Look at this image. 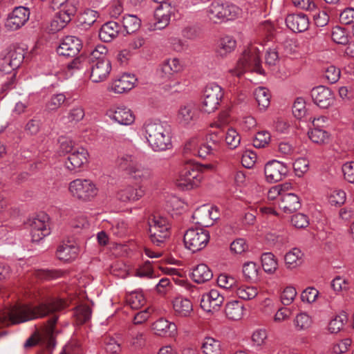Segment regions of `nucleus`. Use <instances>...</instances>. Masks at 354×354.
<instances>
[{"mask_svg": "<svg viewBox=\"0 0 354 354\" xmlns=\"http://www.w3.org/2000/svg\"><path fill=\"white\" fill-rule=\"evenodd\" d=\"M340 74L339 68L333 65L328 66L324 69V77L331 84L338 81Z\"/></svg>", "mask_w": 354, "mask_h": 354, "instance_id": "nucleus-55", "label": "nucleus"}, {"mask_svg": "<svg viewBox=\"0 0 354 354\" xmlns=\"http://www.w3.org/2000/svg\"><path fill=\"white\" fill-rule=\"evenodd\" d=\"M88 152L82 147L75 149L71 153L65 161L66 168L71 171L76 172L87 161Z\"/></svg>", "mask_w": 354, "mask_h": 354, "instance_id": "nucleus-18", "label": "nucleus"}, {"mask_svg": "<svg viewBox=\"0 0 354 354\" xmlns=\"http://www.w3.org/2000/svg\"><path fill=\"white\" fill-rule=\"evenodd\" d=\"M257 159V156L256 153L251 151H247L242 156L241 162L243 166L245 167L251 168L254 165Z\"/></svg>", "mask_w": 354, "mask_h": 354, "instance_id": "nucleus-63", "label": "nucleus"}, {"mask_svg": "<svg viewBox=\"0 0 354 354\" xmlns=\"http://www.w3.org/2000/svg\"><path fill=\"white\" fill-rule=\"evenodd\" d=\"M30 10L24 6H18L13 9L8 16L12 22H27L30 17Z\"/></svg>", "mask_w": 354, "mask_h": 354, "instance_id": "nucleus-37", "label": "nucleus"}, {"mask_svg": "<svg viewBox=\"0 0 354 354\" xmlns=\"http://www.w3.org/2000/svg\"><path fill=\"white\" fill-rule=\"evenodd\" d=\"M106 115L113 122L121 125H131L135 121L133 111L124 106L111 108L106 111Z\"/></svg>", "mask_w": 354, "mask_h": 354, "instance_id": "nucleus-12", "label": "nucleus"}, {"mask_svg": "<svg viewBox=\"0 0 354 354\" xmlns=\"http://www.w3.org/2000/svg\"><path fill=\"white\" fill-rule=\"evenodd\" d=\"M309 162L305 158H298L293 164L297 176L301 177L308 170Z\"/></svg>", "mask_w": 354, "mask_h": 354, "instance_id": "nucleus-57", "label": "nucleus"}, {"mask_svg": "<svg viewBox=\"0 0 354 354\" xmlns=\"http://www.w3.org/2000/svg\"><path fill=\"white\" fill-rule=\"evenodd\" d=\"M111 71L110 60H102L91 64L90 80L95 83L101 82L107 79Z\"/></svg>", "mask_w": 354, "mask_h": 354, "instance_id": "nucleus-17", "label": "nucleus"}, {"mask_svg": "<svg viewBox=\"0 0 354 354\" xmlns=\"http://www.w3.org/2000/svg\"><path fill=\"white\" fill-rule=\"evenodd\" d=\"M183 242L185 248L192 253L199 251V232L197 227H191L186 231Z\"/></svg>", "mask_w": 354, "mask_h": 354, "instance_id": "nucleus-28", "label": "nucleus"}, {"mask_svg": "<svg viewBox=\"0 0 354 354\" xmlns=\"http://www.w3.org/2000/svg\"><path fill=\"white\" fill-rule=\"evenodd\" d=\"M116 164L120 169L126 171L135 180H142L148 175V171L133 156L125 154L119 156Z\"/></svg>", "mask_w": 354, "mask_h": 354, "instance_id": "nucleus-9", "label": "nucleus"}, {"mask_svg": "<svg viewBox=\"0 0 354 354\" xmlns=\"http://www.w3.org/2000/svg\"><path fill=\"white\" fill-rule=\"evenodd\" d=\"M279 207L285 213L290 214L300 208L301 203L296 194L287 193L281 196Z\"/></svg>", "mask_w": 354, "mask_h": 354, "instance_id": "nucleus-24", "label": "nucleus"}, {"mask_svg": "<svg viewBox=\"0 0 354 354\" xmlns=\"http://www.w3.org/2000/svg\"><path fill=\"white\" fill-rule=\"evenodd\" d=\"M74 315L77 324H82L90 319L91 310L87 306H80L75 308Z\"/></svg>", "mask_w": 354, "mask_h": 354, "instance_id": "nucleus-48", "label": "nucleus"}, {"mask_svg": "<svg viewBox=\"0 0 354 354\" xmlns=\"http://www.w3.org/2000/svg\"><path fill=\"white\" fill-rule=\"evenodd\" d=\"M293 322L297 330H303L310 327L312 319L307 313L302 312L297 315Z\"/></svg>", "mask_w": 354, "mask_h": 354, "instance_id": "nucleus-43", "label": "nucleus"}, {"mask_svg": "<svg viewBox=\"0 0 354 354\" xmlns=\"http://www.w3.org/2000/svg\"><path fill=\"white\" fill-rule=\"evenodd\" d=\"M199 164L192 159L186 160L181 170L176 185L181 189H191L196 187L199 183Z\"/></svg>", "mask_w": 354, "mask_h": 354, "instance_id": "nucleus-6", "label": "nucleus"}, {"mask_svg": "<svg viewBox=\"0 0 354 354\" xmlns=\"http://www.w3.org/2000/svg\"><path fill=\"white\" fill-rule=\"evenodd\" d=\"M224 298L217 290H211L203 295L201 299V308L209 313L216 310L223 304Z\"/></svg>", "mask_w": 354, "mask_h": 354, "instance_id": "nucleus-19", "label": "nucleus"}, {"mask_svg": "<svg viewBox=\"0 0 354 354\" xmlns=\"http://www.w3.org/2000/svg\"><path fill=\"white\" fill-rule=\"evenodd\" d=\"M342 171L346 180L354 183V162H348L343 165Z\"/></svg>", "mask_w": 354, "mask_h": 354, "instance_id": "nucleus-64", "label": "nucleus"}, {"mask_svg": "<svg viewBox=\"0 0 354 354\" xmlns=\"http://www.w3.org/2000/svg\"><path fill=\"white\" fill-rule=\"evenodd\" d=\"M236 295L242 299L250 300L258 295V290L254 286H241L236 289Z\"/></svg>", "mask_w": 354, "mask_h": 354, "instance_id": "nucleus-45", "label": "nucleus"}, {"mask_svg": "<svg viewBox=\"0 0 354 354\" xmlns=\"http://www.w3.org/2000/svg\"><path fill=\"white\" fill-rule=\"evenodd\" d=\"M243 305L238 301H232L225 306L226 317L231 320H239L243 315Z\"/></svg>", "mask_w": 354, "mask_h": 354, "instance_id": "nucleus-33", "label": "nucleus"}, {"mask_svg": "<svg viewBox=\"0 0 354 354\" xmlns=\"http://www.w3.org/2000/svg\"><path fill=\"white\" fill-rule=\"evenodd\" d=\"M309 138L315 143H324L328 139V133L320 128H314L308 132Z\"/></svg>", "mask_w": 354, "mask_h": 354, "instance_id": "nucleus-49", "label": "nucleus"}, {"mask_svg": "<svg viewBox=\"0 0 354 354\" xmlns=\"http://www.w3.org/2000/svg\"><path fill=\"white\" fill-rule=\"evenodd\" d=\"M221 124L215 122L210 124V127H216V129L210 131L207 137V144L204 146H201V151L205 149V154H208L210 151L215 149V147L218 145L224 138L225 133L221 129Z\"/></svg>", "mask_w": 354, "mask_h": 354, "instance_id": "nucleus-23", "label": "nucleus"}, {"mask_svg": "<svg viewBox=\"0 0 354 354\" xmlns=\"http://www.w3.org/2000/svg\"><path fill=\"white\" fill-rule=\"evenodd\" d=\"M201 348L205 354H220V342L212 337H205Z\"/></svg>", "mask_w": 354, "mask_h": 354, "instance_id": "nucleus-40", "label": "nucleus"}, {"mask_svg": "<svg viewBox=\"0 0 354 354\" xmlns=\"http://www.w3.org/2000/svg\"><path fill=\"white\" fill-rule=\"evenodd\" d=\"M147 341V331L145 330H138L132 328L129 333L128 343L129 346L134 350L142 348Z\"/></svg>", "mask_w": 354, "mask_h": 354, "instance_id": "nucleus-29", "label": "nucleus"}, {"mask_svg": "<svg viewBox=\"0 0 354 354\" xmlns=\"http://www.w3.org/2000/svg\"><path fill=\"white\" fill-rule=\"evenodd\" d=\"M170 227L166 218L153 216L149 221V236L153 244L161 246L170 236Z\"/></svg>", "mask_w": 354, "mask_h": 354, "instance_id": "nucleus-7", "label": "nucleus"}, {"mask_svg": "<svg viewBox=\"0 0 354 354\" xmlns=\"http://www.w3.org/2000/svg\"><path fill=\"white\" fill-rule=\"evenodd\" d=\"M122 30V24H103L99 31V37L104 42H109Z\"/></svg>", "mask_w": 354, "mask_h": 354, "instance_id": "nucleus-26", "label": "nucleus"}, {"mask_svg": "<svg viewBox=\"0 0 354 354\" xmlns=\"http://www.w3.org/2000/svg\"><path fill=\"white\" fill-rule=\"evenodd\" d=\"M347 322V316L345 313H342L337 315L332 319L328 326V330L331 333H338L344 326V324Z\"/></svg>", "mask_w": 354, "mask_h": 354, "instance_id": "nucleus-47", "label": "nucleus"}, {"mask_svg": "<svg viewBox=\"0 0 354 354\" xmlns=\"http://www.w3.org/2000/svg\"><path fill=\"white\" fill-rule=\"evenodd\" d=\"M196 110L194 105L189 104L181 106L178 111L177 120L183 125L190 123L195 115Z\"/></svg>", "mask_w": 354, "mask_h": 354, "instance_id": "nucleus-36", "label": "nucleus"}, {"mask_svg": "<svg viewBox=\"0 0 354 354\" xmlns=\"http://www.w3.org/2000/svg\"><path fill=\"white\" fill-rule=\"evenodd\" d=\"M143 294L139 291H133L126 296V302L132 309H138L145 304Z\"/></svg>", "mask_w": 354, "mask_h": 354, "instance_id": "nucleus-38", "label": "nucleus"}, {"mask_svg": "<svg viewBox=\"0 0 354 354\" xmlns=\"http://www.w3.org/2000/svg\"><path fill=\"white\" fill-rule=\"evenodd\" d=\"M266 180L270 183H276L281 180L288 173L286 166L278 160L268 162L264 168Z\"/></svg>", "mask_w": 354, "mask_h": 354, "instance_id": "nucleus-14", "label": "nucleus"}, {"mask_svg": "<svg viewBox=\"0 0 354 354\" xmlns=\"http://www.w3.org/2000/svg\"><path fill=\"white\" fill-rule=\"evenodd\" d=\"M218 211L214 207L209 205H203L201 206V217L203 222H201V226L207 227L213 225L214 221L218 218Z\"/></svg>", "mask_w": 354, "mask_h": 354, "instance_id": "nucleus-31", "label": "nucleus"}, {"mask_svg": "<svg viewBox=\"0 0 354 354\" xmlns=\"http://www.w3.org/2000/svg\"><path fill=\"white\" fill-rule=\"evenodd\" d=\"M270 140V134L266 131H259L253 140V145L256 148L265 147Z\"/></svg>", "mask_w": 354, "mask_h": 354, "instance_id": "nucleus-54", "label": "nucleus"}, {"mask_svg": "<svg viewBox=\"0 0 354 354\" xmlns=\"http://www.w3.org/2000/svg\"><path fill=\"white\" fill-rule=\"evenodd\" d=\"M86 65V58L85 57L80 55L75 58H74L71 62H70L67 66L66 68L69 73L73 74L78 71L83 70Z\"/></svg>", "mask_w": 354, "mask_h": 354, "instance_id": "nucleus-52", "label": "nucleus"}, {"mask_svg": "<svg viewBox=\"0 0 354 354\" xmlns=\"http://www.w3.org/2000/svg\"><path fill=\"white\" fill-rule=\"evenodd\" d=\"M66 307L65 301L60 299H50L37 306L29 304L15 305L0 310V327L18 324L29 320L53 314L47 322L42 333H35L24 343L25 348H30L39 343L44 344L47 341L48 346H55L54 330L58 316L55 314ZM4 333H0V337Z\"/></svg>", "mask_w": 354, "mask_h": 354, "instance_id": "nucleus-1", "label": "nucleus"}, {"mask_svg": "<svg viewBox=\"0 0 354 354\" xmlns=\"http://www.w3.org/2000/svg\"><path fill=\"white\" fill-rule=\"evenodd\" d=\"M297 296V290L293 286H287L281 292L280 299L283 305L291 304Z\"/></svg>", "mask_w": 354, "mask_h": 354, "instance_id": "nucleus-50", "label": "nucleus"}, {"mask_svg": "<svg viewBox=\"0 0 354 354\" xmlns=\"http://www.w3.org/2000/svg\"><path fill=\"white\" fill-rule=\"evenodd\" d=\"M108 49L103 44L97 45L90 53V61L91 64L94 62H100L102 60H109L106 59Z\"/></svg>", "mask_w": 354, "mask_h": 354, "instance_id": "nucleus-42", "label": "nucleus"}, {"mask_svg": "<svg viewBox=\"0 0 354 354\" xmlns=\"http://www.w3.org/2000/svg\"><path fill=\"white\" fill-rule=\"evenodd\" d=\"M259 53L260 50L257 46L251 45L244 50L238 60L236 67L231 69L230 73L237 77H240L246 71H253L259 74H263V70L261 66Z\"/></svg>", "mask_w": 354, "mask_h": 354, "instance_id": "nucleus-3", "label": "nucleus"}, {"mask_svg": "<svg viewBox=\"0 0 354 354\" xmlns=\"http://www.w3.org/2000/svg\"><path fill=\"white\" fill-rule=\"evenodd\" d=\"M41 127V120L38 118L34 117L27 122L24 127V131L28 135L35 136L39 132Z\"/></svg>", "mask_w": 354, "mask_h": 354, "instance_id": "nucleus-51", "label": "nucleus"}, {"mask_svg": "<svg viewBox=\"0 0 354 354\" xmlns=\"http://www.w3.org/2000/svg\"><path fill=\"white\" fill-rule=\"evenodd\" d=\"M261 263L266 272L273 273L277 268V261L271 252H265L261 255Z\"/></svg>", "mask_w": 354, "mask_h": 354, "instance_id": "nucleus-39", "label": "nucleus"}, {"mask_svg": "<svg viewBox=\"0 0 354 354\" xmlns=\"http://www.w3.org/2000/svg\"><path fill=\"white\" fill-rule=\"evenodd\" d=\"M78 248L73 244L63 243L57 250V257L59 260L70 261L75 259L78 254Z\"/></svg>", "mask_w": 354, "mask_h": 354, "instance_id": "nucleus-30", "label": "nucleus"}, {"mask_svg": "<svg viewBox=\"0 0 354 354\" xmlns=\"http://www.w3.org/2000/svg\"><path fill=\"white\" fill-rule=\"evenodd\" d=\"M311 97L314 103L322 109L328 108L334 101L333 93L324 86H319L313 88Z\"/></svg>", "mask_w": 354, "mask_h": 354, "instance_id": "nucleus-16", "label": "nucleus"}, {"mask_svg": "<svg viewBox=\"0 0 354 354\" xmlns=\"http://www.w3.org/2000/svg\"><path fill=\"white\" fill-rule=\"evenodd\" d=\"M222 97L221 87L214 82L208 84L203 91V95L201 96V111L208 113L214 111Z\"/></svg>", "mask_w": 354, "mask_h": 354, "instance_id": "nucleus-8", "label": "nucleus"}, {"mask_svg": "<svg viewBox=\"0 0 354 354\" xmlns=\"http://www.w3.org/2000/svg\"><path fill=\"white\" fill-rule=\"evenodd\" d=\"M68 190L74 198L84 202L91 201L98 193L96 185L88 179L73 180L69 183Z\"/></svg>", "mask_w": 354, "mask_h": 354, "instance_id": "nucleus-5", "label": "nucleus"}, {"mask_svg": "<svg viewBox=\"0 0 354 354\" xmlns=\"http://www.w3.org/2000/svg\"><path fill=\"white\" fill-rule=\"evenodd\" d=\"M183 155L185 157L199 156V139L197 136L192 137L185 142L183 148Z\"/></svg>", "mask_w": 354, "mask_h": 354, "instance_id": "nucleus-41", "label": "nucleus"}, {"mask_svg": "<svg viewBox=\"0 0 354 354\" xmlns=\"http://www.w3.org/2000/svg\"><path fill=\"white\" fill-rule=\"evenodd\" d=\"M82 48V42L80 38L68 35L62 39L57 52L62 56L74 57L80 53Z\"/></svg>", "mask_w": 354, "mask_h": 354, "instance_id": "nucleus-13", "label": "nucleus"}, {"mask_svg": "<svg viewBox=\"0 0 354 354\" xmlns=\"http://www.w3.org/2000/svg\"><path fill=\"white\" fill-rule=\"evenodd\" d=\"M167 205L177 213H180L184 209L185 203L180 198L173 196L167 201Z\"/></svg>", "mask_w": 354, "mask_h": 354, "instance_id": "nucleus-62", "label": "nucleus"}, {"mask_svg": "<svg viewBox=\"0 0 354 354\" xmlns=\"http://www.w3.org/2000/svg\"><path fill=\"white\" fill-rule=\"evenodd\" d=\"M173 308L176 315L180 317H187L192 311L193 306L190 300L176 297L173 301Z\"/></svg>", "mask_w": 354, "mask_h": 354, "instance_id": "nucleus-32", "label": "nucleus"}, {"mask_svg": "<svg viewBox=\"0 0 354 354\" xmlns=\"http://www.w3.org/2000/svg\"><path fill=\"white\" fill-rule=\"evenodd\" d=\"M59 150L63 153H72L75 149H74V143L72 140L68 138L62 137L59 140Z\"/></svg>", "mask_w": 354, "mask_h": 354, "instance_id": "nucleus-61", "label": "nucleus"}, {"mask_svg": "<svg viewBox=\"0 0 354 354\" xmlns=\"http://www.w3.org/2000/svg\"><path fill=\"white\" fill-rule=\"evenodd\" d=\"M152 329L157 335L171 336L176 332V326L175 324L169 322L164 318H160L153 324Z\"/></svg>", "mask_w": 354, "mask_h": 354, "instance_id": "nucleus-27", "label": "nucleus"}, {"mask_svg": "<svg viewBox=\"0 0 354 354\" xmlns=\"http://www.w3.org/2000/svg\"><path fill=\"white\" fill-rule=\"evenodd\" d=\"M203 12L210 19H218L227 21L236 19L241 14V10L230 2H213Z\"/></svg>", "mask_w": 354, "mask_h": 354, "instance_id": "nucleus-4", "label": "nucleus"}, {"mask_svg": "<svg viewBox=\"0 0 354 354\" xmlns=\"http://www.w3.org/2000/svg\"><path fill=\"white\" fill-rule=\"evenodd\" d=\"M30 235L32 242H39L50 234L49 218L47 214L41 213L30 221Z\"/></svg>", "mask_w": 354, "mask_h": 354, "instance_id": "nucleus-10", "label": "nucleus"}, {"mask_svg": "<svg viewBox=\"0 0 354 354\" xmlns=\"http://www.w3.org/2000/svg\"><path fill=\"white\" fill-rule=\"evenodd\" d=\"M257 266L254 262H247L243 267V273L246 279H254L257 277Z\"/></svg>", "mask_w": 354, "mask_h": 354, "instance_id": "nucleus-59", "label": "nucleus"}, {"mask_svg": "<svg viewBox=\"0 0 354 354\" xmlns=\"http://www.w3.org/2000/svg\"><path fill=\"white\" fill-rule=\"evenodd\" d=\"M145 190L140 186H126L121 188L117 193V198L124 203L134 202L145 195Z\"/></svg>", "mask_w": 354, "mask_h": 354, "instance_id": "nucleus-20", "label": "nucleus"}, {"mask_svg": "<svg viewBox=\"0 0 354 354\" xmlns=\"http://www.w3.org/2000/svg\"><path fill=\"white\" fill-rule=\"evenodd\" d=\"M346 201V193L341 190L337 189L333 191L329 196V203L332 205H341Z\"/></svg>", "mask_w": 354, "mask_h": 354, "instance_id": "nucleus-58", "label": "nucleus"}, {"mask_svg": "<svg viewBox=\"0 0 354 354\" xmlns=\"http://www.w3.org/2000/svg\"><path fill=\"white\" fill-rule=\"evenodd\" d=\"M2 55L3 71L7 73L17 68L24 59L23 49L14 45L10 46Z\"/></svg>", "mask_w": 354, "mask_h": 354, "instance_id": "nucleus-11", "label": "nucleus"}, {"mask_svg": "<svg viewBox=\"0 0 354 354\" xmlns=\"http://www.w3.org/2000/svg\"><path fill=\"white\" fill-rule=\"evenodd\" d=\"M160 68L162 76L170 79L175 74L183 71V64L177 57L167 58L160 65Z\"/></svg>", "mask_w": 354, "mask_h": 354, "instance_id": "nucleus-22", "label": "nucleus"}, {"mask_svg": "<svg viewBox=\"0 0 354 354\" xmlns=\"http://www.w3.org/2000/svg\"><path fill=\"white\" fill-rule=\"evenodd\" d=\"M254 98L258 104L259 110L265 111L270 102V93L265 87H258L254 91Z\"/></svg>", "mask_w": 354, "mask_h": 354, "instance_id": "nucleus-35", "label": "nucleus"}, {"mask_svg": "<svg viewBox=\"0 0 354 354\" xmlns=\"http://www.w3.org/2000/svg\"><path fill=\"white\" fill-rule=\"evenodd\" d=\"M142 129L147 142L154 151H165L172 147L171 129L167 123L147 120Z\"/></svg>", "mask_w": 354, "mask_h": 354, "instance_id": "nucleus-2", "label": "nucleus"}, {"mask_svg": "<svg viewBox=\"0 0 354 354\" xmlns=\"http://www.w3.org/2000/svg\"><path fill=\"white\" fill-rule=\"evenodd\" d=\"M178 13L169 3H160L154 11V17L158 22H170L178 20Z\"/></svg>", "mask_w": 354, "mask_h": 354, "instance_id": "nucleus-21", "label": "nucleus"}, {"mask_svg": "<svg viewBox=\"0 0 354 354\" xmlns=\"http://www.w3.org/2000/svg\"><path fill=\"white\" fill-rule=\"evenodd\" d=\"M236 46V41L230 35H224L218 39L216 53L218 57H225L231 53Z\"/></svg>", "mask_w": 354, "mask_h": 354, "instance_id": "nucleus-25", "label": "nucleus"}, {"mask_svg": "<svg viewBox=\"0 0 354 354\" xmlns=\"http://www.w3.org/2000/svg\"><path fill=\"white\" fill-rule=\"evenodd\" d=\"M136 78L134 75L124 73L113 80L108 87L109 91L121 94L134 87Z\"/></svg>", "mask_w": 354, "mask_h": 354, "instance_id": "nucleus-15", "label": "nucleus"}, {"mask_svg": "<svg viewBox=\"0 0 354 354\" xmlns=\"http://www.w3.org/2000/svg\"><path fill=\"white\" fill-rule=\"evenodd\" d=\"M236 283V279L226 274H221L217 279L218 285L224 289L232 288Z\"/></svg>", "mask_w": 354, "mask_h": 354, "instance_id": "nucleus-60", "label": "nucleus"}, {"mask_svg": "<svg viewBox=\"0 0 354 354\" xmlns=\"http://www.w3.org/2000/svg\"><path fill=\"white\" fill-rule=\"evenodd\" d=\"M292 113L297 118H301L306 114V103L303 98L298 97L292 106Z\"/></svg>", "mask_w": 354, "mask_h": 354, "instance_id": "nucleus-56", "label": "nucleus"}, {"mask_svg": "<svg viewBox=\"0 0 354 354\" xmlns=\"http://www.w3.org/2000/svg\"><path fill=\"white\" fill-rule=\"evenodd\" d=\"M333 40L339 44L345 45L348 42V37L344 28L336 26L333 28L332 32Z\"/></svg>", "mask_w": 354, "mask_h": 354, "instance_id": "nucleus-53", "label": "nucleus"}, {"mask_svg": "<svg viewBox=\"0 0 354 354\" xmlns=\"http://www.w3.org/2000/svg\"><path fill=\"white\" fill-rule=\"evenodd\" d=\"M225 140L230 149H236L241 142V136L234 129H229L225 133Z\"/></svg>", "mask_w": 354, "mask_h": 354, "instance_id": "nucleus-46", "label": "nucleus"}, {"mask_svg": "<svg viewBox=\"0 0 354 354\" xmlns=\"http://www.w3.org/2000/svg\"><path fill=\"white\" fill-rule=\"evenodd\" d=\"M303 253L298 248H293L285 255L286 266L288 269L292 270L300 266L303 262Z\"/></svg>", "mask_w": 354, "mask_h": 354, "instance_id": "nucleus-34", "label": "nucleus"}, {"mask_svg": "<svg viewBox=\"0 0 354 354\" xmlns=\"http://www.w3.org/2000/svg\"><path fill=\"white\" fill-rule=\"evenodd\" d=\"M66 97L64 93L53 94L46 104V108L49 111H57L66 102Z\"/></svg>", "mask_w": 354, "mask_h": 354, "instance_id": "nucleus-44", "label": "nucleus"}]
</instances>
